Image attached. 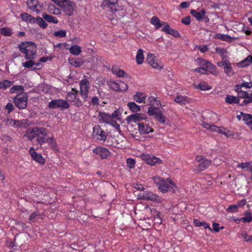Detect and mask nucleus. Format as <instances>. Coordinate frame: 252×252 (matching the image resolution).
<instances>
[{"mask_svg":"<svg viewBox=\"0 0 252 252\" xmlns=\"http://www.w3.org/2000/svg\"><path fill=\"white\" fill-rule=\"evenodd\" d=\"M70 54L73 55L78 56L82 52L81 48L78 45H73L69 49Z\"/></svg>","mask_w":252,"mask_h":252,"instance_id":"nucleus-38","label":"nucleus"},{"mask_svg":"<svg viewBox=\"0 0 252 252\" xmlns=\"http://www.w3.org/2000/svg\"><path fill=\"white\" fill-rule=\"evenodd\" d=\"M142 198L145 200L154 201L157 203H161V198L152 192H145L142 195Z\"/></svg>","mask_w":252,"mask_h":252,"instance_id":"nucleus-14","label":"nucleus"},{"mask_svg":"<svg viewBox=\"0 0 252 252\" xmlns=\"http://www.w3.org/2000/svg\"><path fill=\"white\" fill-rule=\"evenodd\" d=\"M116 75L118 77L125 76L126 78H130V76L127 74L124 70L121 69L119 70L117 72H116Z\"/></svg>","mask_w":252,"mask_h":252,"instance_id":"nucleus-62","label":"nucleus"},{"mask_svg":"<svg viewBox=\"0 0 252 252\" xmlns=\"http://www.w3.org/2000/svg\"><path fill=\"white\" fill-rule=\"evenodd\" d=\"M165 27L162 29V31L167 34H171L175 37H179L180 36V33L176 30L170 28L168 24H164Z\"/></svg>","mask_w":252,"mask_h":252,"instance_id":"nucleus-22","label":"nucleus"},{"mask_svg":"<svg viewBox=\"0 0 252 252\" xmlns=\"http://www.w3.org/2000/svg\"><path fill=\"white\" fill-rule=\"evenodd\" d=\"M28 7L33 11L37 13L40 12L42 9V6L39 4L38 0H28L27 1Z\"/></svg>","mask_w":252,"mask_h":252,"instance_id":"nucleus-16","label":"nucleus"},{"mask_svg":"<svg viewBox=\"0 0 252 252\" xmlns=\"http://www.w3.org/2000/svg\"><path fill=\"white\" fill-rule=\"evenodd\" d=\"M174 101L183 105L188 103L189 101V98L186 96L177 95L174 99Z\"/></svg>","mask_w":252,"mask_h":252,"instance_id":"nucleus-30","label":"nucleus"},{"mask_svg":"<svg viewBox=\"0 0 252 252\" xmlns=\"http://www.w3.org/2000/svg\"><path fill=\"white\" fill-rule=\"evenodd\" d=\"M28 61L26 62L22 63V65L26 68H29L32 67L34 64V62L33 61V59H28Z\"/></svg>","mask_w":252,"mask_h":252,"instance_id":"nucleus-54","label":"nucleus"},{"mask_svg":"<svg viewBox=\"0 0 252 252\" xmlns=\"http://www.w3.org/2000/svg\"><path fill=\"white\" fill-rule=\"evenodd\" d=\"M138 129L141 134H147L154 131V129L148 124L144 122L138 124Z\"/></svg>","mask_w":252,"mask_h":252,"instance_id":"nucleus-18","label":"nucleus"},{"mask_svg":"<svg viewBox=\"0 0 252 252\" xmlns=\"http://www.w3.org/2000/svg\"><path fill=\"white\" fill-rule=\"evenodd\" d=\"M80 93L84 101H88V94L90 88V83L86 79L84 78L80 81Z\"/></svg>","mask_w":252,"mask_h":252,"instance_id":"nucleus-5","label":"nucleus"},{"mask_svg":"<svg viewBox=\"0 0 252 252\" xmlns=\"http://www.w3.org/2000/svg\"><path fill=\"white\" fill-rule=\"evenodd\" d=\"M119 92H125L128 89V85L126 83L124 82H119Z\"/></svg>","mask_w":252,"mask_h":252,"instance_id":"nucleus-56","label":"nucleus"},{"mask_svg":"<svg viewBox=\"0 0 252 252\" xmlns=\"http://www.w3.org/2000/svg\"><path fill=\"white\" fill-rule=\"evenodd\" d=\"M199 64L201 65V67H204L207 70L208 68L212 69L214 67V66L208 61L203 59H200Z\"/></svg>","mask_w":252,"mask_h":252,"instance_id":"nucleus-44","label":"nucleus"},{"mask_svg":"<svg viewBox=\"0 0 252 252\" xmlns=\"http://www.w3.org/2000/svg\"><path fill=\"white\" fill-rule=\"evenodd\" d=\"M24 91V88L21 85H16L13 86L10 90V93H22Z\"/></svg>","mask_w":252,"mask_h":252,"instance_id":"nucleus-49","label":"nucleus"},{"mask_svg":"<svg viewBox=\"0 0 252 252\" xmlns=\"http://www.w3.org/2000/svg\"><path fill=\"white\" fill-rule=\"evenodd\" d=\"M129 109L133 113H137L141 111V107L134 102H129L127 104Z\"/></svg>","mask_w":252,"mask_h":252,"instance_id":"nucleus-34","label":"nucleus"},{"mask_svg":"<svg viewBox=\"0 0 252 252\" xmlns=\"http://www.w3.org/2000/svg\"><path fill=\"white\" fill-rule=\"evenodd\" d=\"M195 88L202 91L209 90L211 89L205 82H200L199 84L195 86Z\"/></svg>","mask_w":252,"mask_h":252,"instance_id":"nucleus-50","label":"nucleus"},{"mask_svg":"<svg viewBox=\"0 0 252 252\" xmlns=\"http://www.w3.org/2000/svg\"><path fill=\"white\" fill-rule=\"evenodd\" d=\"M241 220H243V222H250L252 221V216L250 213H248L247 214V216L245 217H243L241 218Z\"/></svg>","mask_w":252,"mask_h":252,"instance_id":"nucleus-61","label":"nucleus"},{"mask_svg":"<svg viewBox=\"0 0 252 252\" xmlns=\"http://www.w3.org/2000/svg\"><path fill=\"white\" fill-rule=\"evenodd\" d=\"M236 86H240V88L242 89V87H245L247 89H250L252 88V82H245L241 84H237Z\"/></svg>","mask_w":252,"mask_h":252,"instance_id":"nucleus-59","label":"nucleus"},{"mask_svg":"<svg viewBox=\"0 0 252 252\" xmlns=\"http://www.w3.org/2000/svg\"><path fill=\"white\" fill-rule=\"evenodd\" d=\"M235 91L237 93L238 97L241 98H246L252 96V91L251 93H248L246 91H244L240 86H235Z\"/></svg>","mask_w":252,"mask_h":252,"instance_id":"nucleus-21","label":"nucleus"},{"mask_svg":"<svg viewBox=\"0 0 252 252\" xmlns=\"http://www.w3.org/2000/svg\"><path fill=\"white\" fill-rule=\"evenodd\" d=\"M225 100L229 104H239L240 102V99L238 97L230 95H227Z\"/></svg>","mask_w":252,"mask_h":252,"instance_id":"nucleus-37","label":"nucleus"},{"mask_svg":"<svg viewBox=\"0 0 252 252\" xmlns=\"http://www.w3.org/2000/svg\"><path fill=\"white\" fill-rule=\"evenodd\" d=\"M215 52L219 54L221 57L222 60L226 58L227 57L226 54L227 53V51L225 49L217 47L215 49Z\"/></svg>","mask_w":252,"mask_h":252,"instance_id":"nucleus-45","label":"nucleus"},{"mask_svg":"<svg viewBox=\"0 0 252 252\" xmlns=\"http://www.w3.org/2000/svg\"><path fill=\"white\" fill-rule=\"evenodd\" d=\"M252 166L251 163L250 162H242L240 163H239L237 166L238 168H241L242 169H245L247 168L248 170L251 171L252 169Z\"/></svg>","mask_w":252,"mask_h":252,"instance_id":"nucleus-52","label":"nucleus"},{"mask_svg":"<svg viewBox=\"0 0 252 252\" xmlns=\"http://www.w3.org/2000/svg\"><path fill=\"white\" fill-rule=\"evenodd\" d=\"M190 13L198 21H204L205 23L209 21V18L205 15L206 10L204 9L200 11H197L195 10L192 9Z\"/></svg>","mask_w":252,"mask_h":252,"instance_id":"nucleus-13","label":"nucleus"},{"mask_svg":"<svg viewBox=\"0 0 252 252\" xmlns=\"http://www.w3.org/2000/svg\"><path fill=\"white\" fill-rule=\"evenodd\" d=\"M216 38L221 39L223 41L230 42L233 37L228 34H224L221 33H217L215 36Z\"/></svg>","mask_w":252,"mask_h":252,"instance_id":"nucleus-39","label":"nucleus"},{"mask_svg":"<svg viewBox=\"0 0 252 252\" xmlns=\"http://www.w3.org/2000/svg\"><path fill=\"white\" fill-rule=\"evenodd\" d=\"M162 112L159 109V107H150L148 110L147 113L149 116H153L155 119H157Z\"/></svg>","mask_w":252,"mask_h":252,"instance_id":"nucleus-26","label":"nucleus"},{"mask_svg":"<svg viewBox=\"0 0 252 252\" xmlns=\"http://www.w3.org/2000/svg\"><path fill=\"white\" fill-rule=\"evenodd\" d=\"M19 50L24 53L25 59H34L36 57L37 46L32 41L22 42L18 46Z\"/></svg>","mask_w":252,"mask_h":252,"instance_id":"nucleus-1","label":"nucleus"},{"mask_svg":"<svg viewBox=\"0 0 252 252\" xmlns=\"http://www.w3.org/2000/svg\"><path fill=\"white\" fill-rule=\"evenodd\" d=\"M32 21V24H37L40 28L45 29L47 27V24L45 22L43 18L40 17L34 18Z\"/></svg>","mask_w":252,"mask_h":252,"instance_id":"nucleus-32","label":"nucleus"},{"mask_svg":"<svg viewBox=\"0 0 252 252\" xmlns=\"http://www.w3.org/2000/svg\"><path fill=\"white\" fill-rule=\"evenodd\" d=\"M41 215L39 212H35L32 214L29 217V220L31 222H33L38 220V219H41Z\"/></svg>","mask_w":252,"mask_h":252,"instance_id":"nucleus-48","label":"nucleus"},{"mask_svg":"<svg viewBox=\"0 0 252 252\" xmlns=\"http://www.w3.org/2000/svg\"><path fill=\"white\" fill-rule=\"evenodd\" d=\"M74 7L75 4L71 1H66L62 5L63 11L68 16H71L73 14Z\"/></svg>","mask_w":252,"mask_h":252,"instance_id":"nucleus-17","label":"nucleus"},{"mask_svg":"<svg viewBox=\"0 0 252 252\" xmlns=\"http://www.w3.org/2000/svg\"><path fill=\"white\" fill-rule=\"evenodd\" d=\"M31 125V123L27 119H24L20 121V128H27L28 127Z\"/></svg>","mask_w":252,"mask_h":252,"instance_id":"nucleus-55","label":"nucleus"},{"mask_svg":"<svg viewBox=\"0 0 252 252\" xmlns=\"http://www.w3.org/2000/svg\"><path fill=\"white\" fill-rule=\"evenodd\" d=\"M148 101L149 102V104L151 106V107H159L161 106V104L160 102L157 100V99L153 96H151L148 97Z\"/></svg>","mask_w":252,"mask_h":252,"instance_id":"nucleus-31","label":"nucleus"},{"mask_svg":"<svg viewBox=\"0 0 252 252\" xmlns=\"http://www.w3.org/2000/svg\"><path fill=\"white\" fill-rule=\"evenodd\" d=\"M30 153L32 157V158L35 161L41 164H44L45 163L44 158L40 154H38L35 152L33 147L30 148Z\"/></svg>","mask_w":252,"mask_h":252,"instance_id":"nucleus-20","label":"nucleus"},{"mask_svg":"<svg viewBox=\"0 0 252 252\" xmlns=\"http://www.w3.org/2000/svg\"><path fill=\"white\" fill-rule=\"evenodd\" d=\"M166 117L164 116L163 112L160 114L159 116H158L157 119H156L157 121H158V122H159L161 124H164L166 121Z\"/></svg>","mask_w":252,"mask_h":252,"instance_id":"nucleus-63","label":"nucleus"},{"mask_svg":"<svg viewBox=\"0 0 252 252\" xmlns=\"http://www.w3.org/2000/svg\"><path fill=\"white\" fill-rule=\"evenodd\" d=\"M141 158L147 164L151 166H155L162 163V160L153 155L143 154L141 155Z\"/></svg>","mask_w":252,"mask_h":252,"instance_id":"nucleus-8","label":"nucleus"},{"mask_svg":"<svg viewBox=\"0 0 252 252\" xmlns=\"http://www.w3.org/2000/svg\"><path fill=\"white\" fill-rule=\"evenodd\" d=\"M238 206L237 205H230L227 209L226 211L228 212L234 213L237 211Z\"/></svg>","mask_w":252,"mask_h":252,"instance_id":"nucleus-64","label":"nucleus"},{"mask_svg":"<svg viewBox=\"0 0 252 252\" xmlns=\"http://www.w3.org/2000/svg\"><path fill=\"white\" fill-rule=\"evenodd\" d=\"M224 72L229 76H232L234 74V71L232 69L230 63L227 61L223 66Z\"/></svg>","mask_w":252,"mask_h":252,"instance_id":"nucleus-36","label":"nucleus"},{"mask_svg":"<svg viewBox=\"0 0 252 252\" xmlns=\"http://www.w3.org/2000/svg\"><path fill=\"white\" fill-rule=\"evenodd\" d=\"M147 118V116L143 113H136L128 116L126 119V121L128 124L132 123H136L138 125L142 120H146Z\"/></svg>","mask_w":252,"mask_h":252,"instance_id":"nucleus-11","label":"nucleus"},{"mask_svg":"<svg viewBox=\"0 0 252 252\" xmlns=\"http://www.w3.org/2000/svg\"><path fill=\"white\" fill-rule=\"evenodd\" d=\"M108 85L111 89L115 91L119 92V82H117L116 81H110L108 83Z\"/></svg>","mask_w":252,"mask_h":252,"instance_id":"nucleus-53","label":"nucleus"},{"mask_svg":"<svg viewBox=\"0 0 252 252\" xmlns=\"http://www.w3.org/2000/svg\"><path fill=\"white\" fill-rule=\"evenodd\" d=\"M93 151L94 153L99 155L102 159L106 158L110 155L109 151L106 148L103 147H97L94 149Z\"/></svg>","mask_w":252,"mask_h":252,"instance_id":"nucleus-19","label":"nucleus"},{"mask_svg":"<svg viewBox=\"0 0 252 252\" xmlns=\"http://www.w3.org/2000/svg\"><path fill=\"white\" fill-rule=\"evenodd\" d=\"M153 180L158 187V189L163 192L175 190V189L177 188L176 185L169 178L165 181L160 177L156 176L153 177Z\"/></svg>","mask_w":252,"mask_h":252,"instance_id":"nucleus-2","label":"nucleus"},{"mask_svg":"<svg viewBox=\"0 0 252 252\" xmlns=\"http://www.w3.org/2000/svg\"><path fill=\"white\" fill-rule=\"evenodd\" d=\"M48 106L51 109L60 108L61 110L69 108V105L67 101L62 99H54L49 102Z\"/></svg>","mask_w":252,"mask_h":252,"instance_id":"nucleus-9","label":"nucleus"},{"mask_svg":"<svg viewBox=\"0 0 252 252\" xmlns=\"http://www.w3.org/2000/svg\"><path fill=\"white\" fill-rule=\"evenodd\" d=\"M72 91L67 93L66 96V101L72 103V105L78 107L82 106L83 103L78 97V91L74 88L72 89Z\"/></svg>","mask_w":252,"mask_h":252,"instance_id":"nucleus-4","label":"nucleus"},{"mask_svg":"<svg viewBox=\"0 0 252 252\" xmlns=\"http://www.w3.org/2000/svg\"><path fill=\"white\" fill-rule=\"evenodd\" d=\"M99 117L104 122L111 124L113 125V123H116V121H113L111 117V115L108 114L104 112H100Z\"/></svg>","mask_w":252,"mask_h":252,"instance_id":"nucleus-28","label":"nucleus"},{"mask_svg":"<svg viewBox=\"0 0 252 252\" xmlns=\"http://www.w3.org/2000/svg\"><path fill=\"white\" fill-rule=\"evenodd\" d=\"M252 63V56H249L239 64L242 67L247 66Z\"/></svg>","mask_w":252,"mask_h":252,"instance_id":"nucleus-43","label":"nucleus"},{"mask_svg":"<svg viewBox=\"0 0 252 252\" xmlns=\"http://www.w3.org/2000/svg\"><path fill=\"white\" fill-rule=\"evenodd\" d=\"M21 18L22 20L26 22H29L31 24H32V21L34 20V17L30 15L27 13H23L21 14Z\"/></svg>","mask_w":252,"mask_h":252,"instance_id":"nucleus-40","label":"nucleus"},{"mask_svg":"<svg viewBox=\"0 0 252 252\" xmlns=\"http://www.w3.org/2000/svg\"><path fill=\"white\" fill-rule=\"evenodd\" d=\"M48 9L50 13L53 14L58 15L61 13L60 9L56 7L53 4H50L48 7Z\"/></svg>","mask_w":252,"mask_h":252,"instance_id":"nucleus-51","label":"nucleus"},{"mask_svg":"<svg viewBox=\"0 0 252 252\" xmlns=\"http://www.w3.org/2000/svg\"><path fill=\"white\" fill-rule=\"evenodd\" d=\"M36 129L35 127L29 128L26 131L24 137H26L29 141H32L35 137H36Z\"/></svg>","mask_w":252,"mask_h":252,"instance_id":"nucleus-24","label":"nucleus"},{"mask_svg":"<svg viewBox=\"0 0 252 252\" xmlns=\"http://www.w3.org/2000/svg\"><path fill=\"white\" fill-rule=\"evenodd\" d=\"M101 7L104 9H109L112 13L121 9L118 5V0H104L101 3Z\"/></svg>","mask_w":252,"mask_h":252,"instance_id":"nucleus-7","label":"nucleus"},{"mask_svg":"<svg viewBox=\"0 0 252 252\" xmlns=\"http://www.w3.org/2000/svg\"><path fill=\"white\" fill-rule=\"evenodd\" d=\"M0 33L3 35L10 36L12 33V30L7 27L2 28L0 29Z\"/></svg>","mask_w":252,"mask_h":252,"instance_id":"nucleus-47","label":"nucleus"},{"mask_svg":"<svg viewBox=\"0 0 252 252\" xmlns=\"http://www.w3.org/2000/svg\"><path fill=\"white\" fill-rule=\"evenodd\" d=\"M147 61L148 63L154 68L158 70H160L162 68V64L161 63H158L157 59L153 54H148L147 56Z\"/></svg>","mask_w":252,"mask_h":252,"instance_id":"nucleus-15","label":"nucleus"},{"mask_svg":"<svg viewBox=\"0 0 252 252\" xmlns=\"http://www.w3.org/2000/svg\"><path fill=\"white\" fill-rule=\"evenodd\" d=\"M193 224L197 227L203 226L204 228H209L210 230L211 229L209 225L204 221H200L197 219H194L193 220Z\"/></svg>","mask_w":252,"mask_h":252,"instance_id":"nucleus-42","label":"nucleus"},{"mask_svg":"<svg viewBox=\"0 0 252 252\" xmlns=\"http://www.w3.org/2000/svg\"><path fill=\"white\" fill-rule=\"evenodd\" d=\"M135 160L133 158H128L126 160V163L127 166L130 168H133L135 166Z\"/></svg>","mask_w":252,"mask_h":252,"instance_id":"nucleus-58","label":"nucleus"},{"mask_svg":"<svg viewBox=\"0 0 252 252\" xmlns=\"http://www.w3.org/2000/svg\"><path fill=\"white\" fill-rule=\"evenodd\" d=\"M36 129V141L42 145L44 143H48L50 145H54L55 143L53 137H47L48 130L43 127L35 126Z\"/></svg>","mask_w":252,"mask_h":252,"instance_id":"nucleus-3","label":"nucleus"},{"mask_svg":"<svg viewBox=\"0 0 252 252\" xmlns=\"http://www.w3.org/2000/svg\"><path fill=\"white\" fill-rule=\"evenodd\" d=\"M28 98L27 94H17L14 98V102L16 107L20 109H23L27 107Z\"/></svg>","mask_w":252,"mask_h":252,"instance_id":"nucleus-10","label":"nucleus"},{"mask_svg":"<svg viewBox=\"0 0 252 252\" xmlns=\"http://www.w3.org/2000/svg\"><path fill=\"white\" fill-rule=\"evenodd\" d=\"M68 63L75 67H80L84 64L83 61L79 58L68 59Z\"/></svg>","mask_w":252,"mask_h":252,"instance_id":"nucleus-33","label":"nucleus"},{"mask_svg":"<svg viewBox=\"0 0 252 252\" xmlns=\"http://www.w3.org/2000/svg\"><path fill=\"white\" fill-rule=\"evenodd\" d=\"M241 115L243 116V120L245 124L252 130V115L249 114H245L241 112Z\"/></svg>","mask_w":252,"mask_h":252,"instance_id":"nucleus-27","label":"nucleus"},{"mask_svg":"<svg viewBox=\"0 0 252 252\" xmlns=\"http://www.w3.org/2000/svg\"><path fill=\"white\" fill-rule=\"evenodd\" d=\"M93 136L97 140L104 141L107 138V133L102 130L100 126L96 125L93 127Z\"/></svg>","mask_w":252,"mask_h":252,"instance_id":"nucleus-12","label":"nucleus"},{"mask_svg":"<svg viewBox=\"0 0 252 252\" xmlns=\"http://www.w3.org/2000/svg\"><path fill=\"white\" fill-rule=\"evenodd\" d=\"M144 59L143 51L142 49H139L136 54V61L138 64H141Z\"/></svg>","mask_w":252,"mask_h":252,"instance_id":"nucleus-41","label":"nucleus"},{"mask_svg":"<svg viewBox=\"0 0 252 252\" xmlns=\"http://www.w3.org/2000/svg\"><path fill=\"white\" fill-rule=\"evenodd\" d=\"M54 35L57 37H63L66 36V31L64 30H60L54 32Z\"/></svg>","mask_w":252,"mask_h":252,"instance_id":"nucleus-60","label":"nucleus"},{"mask_svg":"<svg viewBox=\"0 0 252 252\" xmlns=\"http://www.w3.org/2000/svg\"><path fill=\"white\" fill-rule=\"evenodd\" d=\"M42 16L43 19L49 23L54 24H57L58 23V20L55 17L48 15L45 13H43Z\"/></svg>","mask_w":252,"mask_h":252,"instance_id":"nucleus-35","label":"nucleus"},{"mask_svg":"<svg viewBox=\"0 0 252 252\" xmlns=\"http://www.w3.org/2000/svg\"><path fill=\"white\" fill-rule=\"evenodd\" d=\"M195 160L199 163L196 169L199 172L204 171L212 164V160L201 155H197Z\"/></svg>","mask_w":252,"mask_h":252,"instance_id":"nucleus-6","label":"nucleus"},{"mask_svg":"<svg viewBox=\"0 0 252 252\" xmlns=\"http://www.w3.org/2000/svg\"><path fill=\"white\" fill-rule=\"evenodd\" d=\"M212 131H216L219 132V133L222 134L224 135L227 137H230L232 136V132L229 131V130L223 127L220 126L218 127L216 126H213L212 127Z\"/></svg>","mask_w":252,"mask_h":252,"instance_id":"nucleus-23","label":"nucleus"},{"mask_svg":"<svg viewBox=\"0 0 252 252\" xmlns=\"http://www.w3.org/2000/svg\"><path fill=\"white\" fill-rule=\"evenodd\" d=\"M241 235L246 242H251L252 241V235H249L246 231H242Z\"/></svg>","mask_w":252,"mask_h":252,"instance_id":"nucleus-57","label":"nucleus"},{"mask_svg":"<svg viewBox=\"0 0 252 252\" xmlns=\"http://www.w3.org/2000/svg\"><path fill=\"white\" fill-rule=\"evenodd\" d=\"M12 84V81H10L7 80L0 81V89L5 90L11 87Z\"/></svg>","mask_w":252,"mask_h":252,"instance_id":"nucleus-46","label":"nucleus"},{"mask_svg":"<svg viewBox=\"0 0 252 252\" xmlns=\"http://www.w3.org/2000/svg\"><path fill=\"white\" fill-rule=\"evenodd\" d=\"M146 97L147 96L144 94L140 92L136 93L133 95V99L139 103H145Z\"/></svg>","mask_w":252,"mask_h":252,"instance_id":"nucleus-29","label":"nucleus"},{"mask_svg":"<svg viewBox=\"0 0 252 252\" xmlns=\"http://www.w3.org/2000/svg\"><path fill=\"white\" fill-rule=\"evenodd\" d=\"M150 23L151 24L154 26L156 30L159 29L161 27H165V24H167V23L164 22H161L157 16H153L150 21Z\"/></svg>","mask_w":252,"mask_h":252,"instance_id":"nucleus-25","label":"nucleus"}]
</instances>
